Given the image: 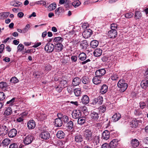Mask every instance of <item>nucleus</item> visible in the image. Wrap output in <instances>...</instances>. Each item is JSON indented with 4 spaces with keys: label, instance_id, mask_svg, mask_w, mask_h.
Returning <instances> with one entry per match:
<instances>
[{
    "label": "nucleus",
    "instance_id": "obj_40",
    "mask_svg": "<svg viewBox=\"0 0 148 148\" xmlns=\"http://www.w3.org/2000/svg\"><path fill=\"white\" fill-rule=\"evenodd\" d=\"M78 57L80 60L84 61L86 59V55L84 53L82 52L79 54Z\"/></svg>",
    "mask_w": 148,
    "mask_h": 148
},
{
    "label": "nucleus",
    "instance_id": "obj_47",
    "mask_svg": "<svg viewBox=\"0 0 148 148\" xmlns=\"http://www.w3.org/2000/svg\"><path fill=\"white\" fill-rule=\"evenodd\" d=\"M10 82L13 84H15L19 82V80L15 77H12L10 80Z\"/></svg>",
    "mask_w": 148,
    "mask_h": 148
},
{
    "label": "nucleus",
    "instance_id": "obj_5",
    "mask_svg": "<svg viewBox=\"0 0 148 148\" xmlns=\"http://www.w3.org/2000/svg\"><path fill=\"white\" fill-rule=\"evenodd\" d=\"M54 44L48 42L45 47V50L48 53H51L54 50Z\"/></svg>",
    "mask_w": 148,
    "mask_h": 148
},
{
    "label": "nucleus",
    "instance_id": "obj_59",
    "mask_svg": "<svg viewBox=\"0 0 148 148\" xmlns=\"http://www.w3.org/2000/svg\"><path fill=\"white\" fill-rule=\"evenodd\" d=\"M133 14L132 13L130 12L125 14V16L126 18H130L132 17Z\"/></svg>",
    "mask_w": 148,
    "mask_h": 148
},
{
    "label": "nucleus",
    "instance_id": "obj_55",
    "mask_svg": "<svg viewBox=\"0 0 148 148\" xmlns=\"http://www.w3.org/2000/svg\"><path fill=\"white\" fill-rule=\"evenodd\" d=\"M52 68V66L49 64H48L45 67V71L46 72H48L50 71Z\"/></svg>",
    "mask_w": 148,
    "mask_h": 148
},
{
    "label": "nucleus",
    "instance_id": "obj_30",
    "mask_svg": "<svg viewBox=\"0 0 148 148\" xmlns=\"http://www.w3.org/2000/svg\"><path fill=\"white\" fill-rule=\"evenodd\" d=\"M81 82V79L78 77L75 78L72 81V84L74 86H76L79 85Z\"/></svg>",
    "mask_w": 148,
    "mask_h": 148
},
{
    "label": "nucleus",
    "instance_id": "obj_62",
    "mask_svg": "<svg viewBox=\"0 0 148 148\" xmlns=\"http://www.w3.org/2000/svg\"><path fill=\"white\" fill-rule=\"evenodd\" d=\"M101 111L103 113L106 110V107L105 105H103L100 107Z\"/></svg>",
    "mask_w": 148,
    "mask_h": 148
},
{
    "label": "nucleus",
    "instance_id": "obj_8",
    "mask_svg": "<svg viewBox=\"0 0 148 148\" xmlns=\"http://www.w3.org/2000/svg\"><path fill=\"white\" fill-rule=\"evenodd\" d=\"M106 71L104 69H100L96 71L95 75L97 76L102 78V77L105 74Z\"/></svg>",
    "mask_w": 148,
    "mask_h": 148
},
{
    "label": "nucleus",
    "instance_id": "obj_16",
    "mask_svg": "<svg viewBox=\"0 0 148 148\" xmlns=\"http://www.w3.org/2000/svg\"><path fill=\"white\" fill-rule=\"evenodd\" d=\"M90 115L92 119L96 121L98 119L99 117V114L95 111L91 112Z\"/></svg>",
    "mask_w": 148,
    "mask_h": 148
},
{
    "label": "nucleus",
    "instance_id": "obj_44",
    "mask_svg": "<svg viewBox=\"0 0 148 148\" xmlns=\"http://www.w3.org/2000/svg\"><path fill=\"white\" fill-rule=\"evenodd\" d=\"M74 92L75 95L77 97H78L80 95L81 92L80 89L76 88L74 90Z\"/></svg>",
    "mask_w": 148,
    "mask_h": 148
},
{
    "label": "nucleus",
    "instance_id": "obj_26",
    "mask_svg": "<svg viewBox=\"0 0 148 148\" xmlns=\"http://www.w3.org/2000/svg\"><path fill=\"white\" fill-rule=\"evenodd\" d=\"M8 86L7 84L5 82H0V88L3 91H7Z\"/></svg>",
    "mask_w": 148,
    "mask_h": 148
},
{
    "label": "nucleus",
    "instance_id": "obj_4",
    "mask_svg": "<svg viewBox=\"0 0 148 148\" xmlns=\"http://www.w3.org/2000/svg\"><path fill=\"white\" fill-rule=\"evenodd\" d=\"M34 139V138L32 135H28L24 139V143L26 145L32 143Z\"/></svg>",
    "mask_w": 148,
    "mask_h": 148
},
{
    "label": "nucleus",
    "instance_id": "obj_46",
    "mask_svg": "<svg viewBox=\"0 0 148 148\" xmlns=\"http://www.w3.org/2000/svg\"><path fill=\"white\" fill-rule=\"evenodd\" d=\"M111 78L112 80H117L119 78V75L116 73L113 74L111 76Z\"/></svg>",
    "mask_w": 148,
    "mask_h": 148
},
{
    "label": "nucleus",
    "instance_id": "obj_6",
    "mask_svg": "<svg viewBox=\"0 0 148 148\" xmlns=\"http://www.w3.org/2000/svg\"><path fill=\"white\" fill-rule=\"evenodd\" d=\"M103 99L102 96H99L92 100V104L93 105H99L103 102Z\"/></svg>",
    "mask_w": 148,
    "mask_h": 148
},
{
    "label": "nucleus",
    "instance_id": "obj_33",
    "mask_svg": "<svg viewBox=\"0 0 148 148\" xmlns=\"http://www.w3.org/2000/svg\"><path fill=\"white\" fill-rule=\"evenodd\" d=\"M56 136L58 138L61 139L64 137L65 135L63 131H59L58 132Z\"/></svg>",
    "mask_w": 148,
    "mask_h": 148
},
{
    "label": "nucleus",
    "instance_id": "obj_15",
    "mask_svg": "<svg viewBox=\"0 0 148 148\" xmlns=\"http://www.w3.org/2000/svg\"><path fill=\"white\" fill-rule=\"evenodd\" d=\"M54 122L55 126L57 127H61L63 123L61 118L58 117L55 119Z\"/></svg>",
    "mask_w": 148,
    "mask_h": 148
},
{
    "label": "nucleus",
    "instance_id": "obj_17",
    "mask_svg": "<svg viewBox=\"0 0 148 148\" xmlns=\"http://www.w3.org/2000/svg\"><path fill=\"white\" fill-rule=\"evenodd\" d=\"M27 125L29 129H33L36 126V123L33 120H29L27 123Z\"/></svg>",
    "mask_w": 148,
    "mask_h": 148
},
{
    "label": "nucleus",
    "instance_id": "obj_20",
    "mask_svg": "<svg viewBox=\"0 0 148 148\" xmlns=\"http://www.w3.org/2000/svg\"><path fill=\"white\" fill-rule=\"evenodd\" d=\"M132 146L134 148L138 147L139 145V141L136 139H132L131 141Z\"/></svg>",
    "mask_w": 148,
    "mask_h": 148
},
{
    "label": "nucleus",
    "instance_id": "obj_57",
    "mask_svg": "<svg viewBox=\"0 0 148 148\" xmlns=\"http://www.w3.org/2000/svg\"><path fill=\"white\" fill-rule=\"evenodd\" d=\"M111 30H116L117 27V25L116 24L113 23L111 24Z\"/></svg>",
    "mask_w": 148,
    "mask_h": 148
},
{
    "label": "nucleus",
    "instance_id": "obj_64",
    "mask_svg": "<svg viewBox=\"0 0 148 148\" xmlns=\"http://www.w3.org/2000/svg\"><path fill=\"white\" fill-rule=\"evenodd\" d=\"M140 106L142 109H143L145 107L146 104L145 103L143 102H140L139 103Z\"/></svg>",
    "mask_w": 148,
    "mask_h": 148
},
{
    "label": "nucleus",
    "instance_id": "obj_63",
    "mask_svg": "<svg viewBox=\"0 0 148 148\" xmlns=\"http://www.w3.org/2000/svg\"><path fill=\"white\" fill-rule=\"evenodd\" d=\"M5 45L3 44H1L0 45V53H1L4 49Z\"/></svg>",
    "mask_w": 148,
    "mask_h": 148
},
{
    "label": "nucleus",
    "instance_id": "obj_3",
    "mask_svg": "<svg viewBox=\"0 0 148 148\" xmlns=\"http://www.w3.org/2000/svg\"><path fill=\"white\" fill-rule=\"evenodd\" d=\"M39 137L42 139L48 140L50 138V134L48 132L44 130L40 134Z\"/></svg>",
    "mask_w": 148,
    "mask_h": 148
},
{
    "label": "nucleus",
    "instance_id": "obj_1",
    "mask_svg": "<svg viewBox=\"0 0 148 148\" xmlns=\"http://www.w3.org/2000/svg\"><path fill=\"white\" fill-rule=\"evenodd\" d=\"M117 84L118 87L120 88L119 90L122 92H124L128 87L127 84L123 79H120L118 82Z\"/></svg>",
    "mask_w": 148,
    "mask_h": 148
},
{
    "label": "nucleus",
    "instance_id": "obj_43",
    "mask_svg": "<svg viewBox=\"0 0 148 148\" xmlns=\"http://www.w3.org/2000/svg\"><path fill=\"white\" fill-rule=\"evenodd\" d=\"M56 8V4L54 3L51 4L48 7V9L49 11H52L55 9Z\"/></svg>",
    "mask_w": 148,
    "mask_h": 148
},
{
    "label": "nucleus",
    "instance_id": "obj_39",
    "mask_svg": "<svg viewBox=\"0 0 148 148\" xmlns=\"http://www.w3.org/2000/svg\"><path fill=\"white\" fill-rule=\"evenodd\" d=\"M99 44L98 42L95 40H92L90 43V46L93 48H95L97 47Z\"/></svg>",
    "mask_w": 148,
    "mask_h": 148
},
{
    "label": "nucleus",
    "instance_id": "obj_53",
    "mask_svg": "<svg viewBox=\"0 0 148 148\" xmlns=\"http://www.w3.org/2000/svg\"><path fill=\"white\" fill-rule=\"evenodd\" d=\"M135 17L136 19L140 18L141 17V13L138 11H136L135 13Z\"/></svg>",
    "mask_w": 148,
    "mask_h": 148
},
{
    "label": "nucleus",
    "instance_id": "obj_23",
    "mask_svg": "<svg viewBox=\"0 0 148 148\" xmlns=\"http://www.w3.org/2000/svg\"><path fill=\"white\" fill-rule=\"evenodd\" d=\"M102 78L98 77L95 75L94 77L92 79V82L93 83L96 85H97L99 84H100Z\"/></svg>",
    "mask_w": 148,
    "mask_h": 148
},
{
    "label": "nucleus",
    "instance_id": "obj_29",
    "mask_svg": "<svg viewBox=\"0 0 148 148\" xmlns=\"http://www.w3.org/2000/svg\"><path fill=\"white\" fill-rule=\"evenodd\" d=\"M89 101V99L88 97L86 95H84L82 99V102L83 104H88Z\"/></svg>",
    "mask_w": 148,
    "mask_h": 148
},
{
    "label": "nucleus",
    "instance_id": "obj_24",
    "mask_svg": "<svg viewBox=\"0 0 148 148\" xmlns=\"http://www.w3.org/2000/svg\"><path fill=\"white\" fill-rule=\"evenodd\" d=\"M140 120H137L136 119L132 120L131 122L130 125L132 127H136L138 126L139 123H140Z\"/></svg>",
    "mask_w": 148,
    "mask_h": 148
},
{
    "label": "nucleus",
    "instance_id": "obj_50",
    "mask_svg": "<svg viewBox=\"0 0 148 148\" xmlns=\"http://www.w3.org/2000/svg\"><path fill=\"white\" fill-rule=\"evenodd\" d=\"M16 99L15 97L11 99L10 100L8 101L6 103L7 104H9L10 106H12L13 105V103L15 101V100Z\"/></svg>",
    "mask_w": 148,
    "mask_h": 148
},
{
    "label": "nucleus",
    "instance_id": "obj_41",
    "mask_svg": "<svg viewBox=\"0 0 148 148\" xmlns=\"http://www.w3.org/2000/svg\"><path fill=\"white\" fill-rule=\"evenodd\" d=\"M85 118L84 117H80L78 119V123L80 125H82L85 122Z\"/></svg>",
    "mask_w": 148,
    "mask_h": 148
},
{
    "label": "nucleus",
    "instance_id": "obj_12",
    "mask_svg": "<svg viewBox=\"0 0 148 148\" xmlns=\"http://www.w3.org/2000/svg\"><path fill=\"white\" fill-rule=\"evenodd\" d=\"M92 34V31L90 29L85 30L82 33V35L85 38L90 37Z\"/></svg>",
    "mask_w": 148,
    "mask_h": 148
},
{
    "label": "nucleus",
    "instance_id": "obj_21",
    "mask_svg": "<svg viewBox=\"0 0 148 148\" xmlns=\"http://www.w3.org/2000/svg\"><path fill=\"white\" fill-rule=\"evenodd\" d=\"M118 141L116 139H113L111 141L109 144L110 148H115L118 144Z\"/></svg>",
    "mask_w": 148,
    "mask_h": 148
},
{
    "label": "nucleus",
    "instance_id": "obj_51",
    "mask_svg": "<svg viewBox=\"0 0 148 148\" xmlns=\"http://www.w3.org/2000/svg\"><path fill=\"white\" fill-rule=\"evenodd\" d=\"M46 4V2L44 1H36L34 3V5H45Z\"/></svg>",
    "mask_w": 148,
    "mask_h": 148
},
{
    "label": "nucleus",
    "instance_id": "obj_9",
    "mask_svg": "<svg viewBox=\"0 0 148 148\" xmlns=\"http://www.w3.org/2000/svg\"><path fill=\"white\" fill-rule=\"evenodd\" d=\"M72 117L74 119H78L81 116V113L79 110H74L72 114Z\"/></svg>",
    "mask_w": 148,
    "mask_h": 148
},
{
    "label": "nucleus",
    "instance_id": "obj_19",
    "mask_svg": "<svg viewBox=\"0 0 148 148\" xmlns=\"http://www.w3.org/2000/svg\"><path fill=\"white\" fill-rule=\"evenodd\" d=\"M64 38L61 37H56L53 39V42L54 44H62V42L64 40Z\"/></svg>",
    "mask_w": 148,
    "mask_h": 148
},
{
    "label": "nucleus",
    "instance_id": "obj_13",
    "mask_svg": "<svg viewBox=\"0 0 148 148\" xmlns=\"http://www.w3.org/2000/svg\"><path fill=\"white\" fill-rule=\"evenodd\" d=\"M110 135V132L107 130H105L102 133L101 138L102 139L107 140L109 138Z\"/></svg>",
    "mask_w": 148,
    "mask_h": 148
},
{
    "label": "nucleus",
    "instance_id": "obj_31",
    "mask_svg": "<svg viewBox=\"0 0 148 148\" xmlns=\"http://www.w3.org/2000/svg\"><path fill=\"white\" fill-rule=\"evenodd\" d=\"M108 89L107 86L106 84H103L101 87L100 92L101 94H103L107 91Z\"/></svg>",
    "mask_w": 148,
    "mask_h": 148
},
{
    "label": "nucleus",
    "instance_id": "obj_60",
    "mask_svg": "<svg viewBox=\"0 0 148 148\" xmlns=\"http://www.w3.org/2000/svg\"><path fill=\"white\" fill-rule=\"evenodd\" d=\"M55 88L56 89V90L59 92H60L63 89L61 86H59V85L58 86H55Z\"/></svg>",
    "mask_w": 148,
    "mask_h": 148
},
{
    "label": "nucleus",
    "instance_id": "obj_25",
    "mask_svg": "<svg viewBox=\"0 0 148 148\" xmlns=\"http://www.w3.org/2000/svg\"><path fill=\"white\" fill-rule=\"evenodd\" d=\"M121 118V115L119 113L114 114L112 117V119L114 122L118 121Z\"/></svg>",
    "mask_w": 148,
    "mask_h": 148
},
{
    "label": "nucleus",
    "instance_id": "obj_52",
    "mask_svg": "<svg viewBox=\"0 0 148 148\" xmlns=\"http://www.w3.org/2000/svg\"><path fill=\"white\" fill-rule=\"evenodd\" d=\"M30 27L29 24H27L25 27L23 29V33H24L27 32Z\"/></svg>",
    "mask_w": 148,
    "mask_h": 148
},
{
    "label": "nucleus",
    "instance_id": "obj_32",
    "mask_svg": "<svg viewBox=\"0 0 148 148\" xmlns=\"http://www.w3.org/2000/svg\"><path fill=\"white\" fill-rule=\"evenodd\" d=\"M102 52V50L100 49H97L94 52V54L95 56L99 57L101 55Z\"/></svg>",
    "mask_w": 148,
    "mask_h": 148
},
{
    "label": "nucleus",
    "instance_id": "obj_37",
    "mask_svg": "<svg viewBox=\"0 0 148 148\" xmlns=\"http://www.w3.org/2000/svg\"><path fill=\"white\" fill-rule=\"evenodd\" d=\"M88 43L87 40H86L81 41L80 42V46L83 49H86L88 46Z\"/></svg>",
    "mask_w": 148,
    "mask_h": 148
},
{
    "label": "nucleus",
    "instance_id": "obj_61",
    "mask_svg": "<svg viewBox=\"0 0 148 148\" xmlns=\"http://www.w3.org/2000/svg\"><path fill=\"white\" fill-rule=\"evenodd\" d=\"M99 136H96L95 140L94 141V143L96 145H98V143H99Z\"/></svg>",
    "mask_w": 148,
    "mask_h": 148
},
{
    "label": "nucleus",
    "instance_id": "obj_45",
    "mask_svg": "<svg viewBox=\"0 0 148 148\" xmlns=\"http://www.w3.org/2000/svg\"><path fill=\"white\" fill-rule=\"evenodd\" d=\"M82 83L85 84H87L89 82L88 79L86 76L83 77L82 79Z\"/></svg>",
    "mask_w": 148,
    "mask_h": 148
},
{
    "label": "nucleus",
    "instance_id": "obj_35",
    "mask_svg": "<svg viewBox=\"0 0 148 148\" xmlns=\"http://www.w3.org/2000/svg\"><path fill=\"white\" fill-rule=\"evenodd\" d=\"M59 85L63 88L67 86V82L66 80H62L60 82Z\"/></svg>",
    "mask_w": 148,
    "mask_h": 148
},
{
    "label": "nucleus",
    "instance_id": "obj_54",
    "mask_svg": "<svg viewBox=\"0 0 148 148\" xmlns=\"http://www.w3.org/2000/svg\"><path fill=\"white\" fill-rule=\"evenodd\" d=\"M18 144L16 143H13L11 144L9 148H21L18 147Z\"/></svg>",
    "mask_w": 148,
    "mask_h": 148
},
{
    "label": "nucleus",
    "instance_id": "obj_36",
    "mask_svg": "<svg viewBox=\"0 0 148 148\" xmlns=\"http://www.w3.org/2000/svg\"><path fill=\"white\" fill-rule=\"evenodd\" d=\"M12 111L10 107H8L5 110L4 115L5 116H8L12 114Z\"/></svg>",
    "mask_w": 148,
    "mask_h": 148
},
{
    "label": "nucleus",
    "instance_id": "obj_11",
    "mask_svg": "<svg viewBox=\"0 0 148 148\" xmlns=\"http://www.w3.org/2000/svg\"><path fill=\"white\" fill-rule=\"evenodd\" d=\"M54 47H55L54 50L56 52H59L61 51L63 49L64 46L61 44H54Z\"/></svg>",
    "mask_w": 148,
    "mask_h": 148
},
{
    "label": "nucleus",
    "instance_id": "obj_49",
    "mask_svg": "<svg viewBox=\"0 0 148 148\" xmlns=\"http://www.w3.org/2000/svg\"><path fill=\"white\" fill-rule=\"evenodd\" d=\"M10 140L8 138H5L3 140L2 143L4 145H8L10 143Z\"/></svg>",
    "mask_w": 148,
    "mask_h": 148
},
{
    "label": "nucleus",
    "instance_id": "obj_27",
    "mask_svg": "<svg viewBox=\"0 0 148 148\" xmlns=\"http://www.w3.org/2000/svg\"><path fill=\"white\" fill-rule=\"evenodd\" d=\"M141 87L145 89L148 88V80H143L140 83Z\"/></svg>",
    "mask_w": 148,
    "mask_h": 148
},
{
    "label": "nucleus",
    "instance_id": "obj_58",
    "mask_svg": "<svg viewBox=\"0 0 148 148\" xmlns=\"http://www.w3.org/2000/svg\"><path fill=\"white\" fill-rule=\"evenodd\" d=\"M5 97V94L3 92H0V101L3 100Z\"/></svg>",
    "mask_w": 148,
    "mask_h": 148
},
{
    "label": "nucleus",
    "instance_id": "obj_42",
    "mask_svg": "<svg viewBox=\"0 0 148 148\" xmlns=\"http://www.w3.org/2000/svg\"><path fill=\"white\" fill-rule=\"evenodd\" d=\"M134 113L136 116H140L142 115L141 110L139 108H135L134 111Z\"/></svg>",
    "mask_w": 148,
    "mask_h": 148
},
{
    "label": "nucleus",
    "instance_id": "obj_28",
    "mask_svg": "<svg viewBox=\"0 0 148 148\" xmlns=\"http://www.w3.org/2000/svg\"><path fill=\"white\" fill-rule=\"evenodd\" d=\"M64 12V10L62 7H59L56 9L55 11V14L57 16H59L61 14Z\"/></svg>",
    "mask_w": 148,
    "mask_h": 148
},
{
    "label": "nucleus",
    "instance_id": "obj_18",
    "mask_svg": "<svg viewBox=\"0 0 148 148\" xmlns=\"http://www.w3.org/2000/svg\"><path fill=\"white\" fill-rule=\"evenodd\" d=\"M17 134V131L14 128H13L9 132L8 136L10 138H13L16 136Z\"/></svg>",
    "mask_w": 148,
    "mask_h": 148
},
{
    "label": "nucleus",
    "instance_id": "obj_38",
    "mask_svg": "<svg viewBox=\"0 0 148 148\" xmlns=\"http://www.w3.org/2000/svg\"><path fill=\"white\" fill-rule=\"evenodd\" d=\"M10 5H11L17 7H21L22 5V3L18 1H17V2H15V1L11 2L10 3Z\"/></svg>",
    "mask_w": 148,
    "mask_h": 148
},
{
    "label": "nucleus",
    "instance_id": "obj_7",
    "mask_svg": "<svg viewBox=\"0 0 148 148\" xmlns=\"http://www.w3.org/2000/svg\"><path fill=\"white\" fill-rule=\"evenodd\" d=\"M8 127L4 125H0V134L5 135L8 133Z\"/></svg>",
    "mask_w": 148,
    "mask_h": 148
},
{
    "label": "nucleus",
    "instance_id": "obj_48",
    "mask_svg": "<svg viewBox=\"0 0 148 148\" xmlns=\"http://www.w3.org/2000/svg\"><path fill=\"white\" fill-rule=\"evenodd\" d=\"M66 125L69 129H72L73 127V121H70L67 123Z\"/></svg>",
    "mask_w": 148,
    "mask_h": 148
},
{
    "label": "nucleus",
    "instance_id": "obj_34",
    "mask_svg": "<svg viewBox=\"0 0 148 148\" xmlns=\"http://www.w3.org/2000/svg\"><path fill=\"white\" fill-rule=\"evenodd\" d=\"M9 12H4L0 13V19H4L7 18L9 15Z\"/></svg>",
    "mask_w": 148,
    "mask_h": 148
},
{
    "label": "nucleus",
    "instance_id": "obj_56",
    "mask_svg": "<svg viewBox=\"0 0 148 148\" xmlns=\"http://www.w3.org/2000/svg\"><path fill=\"white\" fill-rule=\"evenodd\" d=\"M24 48V47L23 45L20 44L17 47L18 51L19 52L21 51Z\"/></svg>",
    "mask_w": 148,
    "mask_h": 148
},
{
    "label": "nucleus",
    "instance_id": "obj_22",
    "mask_svg": "<svg viewBox=\"0 0 148 148\" xmlns=\"http://www.w3.org/2000/svg\"><path fill=\"white\" fill-rule=\"evenodd\" d=\"M83 140L82 136L80 134H77L75 136V141L76 143H81Z\"/></svg>",
    "mask_w": 148,
    "mask_h": 148
},
{
    "label": "nucleus",
    "instance_id": "obj_14",
    "mask_svg": "<svg viewBox=\"0 0 148 148\" xmlns=\"http://www.w3.org/2000/svg\"><path fill=\"white\" fill-rule=\"evenodd\" d=\"M108 36L111 38H114L117 35V32L116 30H111L108 33Z\"/></svg>",
    "mask_w": 148,
    "mask_h": 148
},
{
    "label": "nucleus",
    "instance_id": "obj_2",
    "mask_svg": "<svg viewBox=\"0 0 148 148\" xmlns=\"http://www.w3.org/2000/svg\"><path fill=\"white\" fill-rule=\"evenodd\" d=\"M83 136L84 139L89 142L92 139V133L89 130H86L84 131Z\"/></svg>",
    "mask_w": 148,
    "mask_h": 148
},
{
    "label": "nucleus",
    "instance_id": "obj_10",
    "mask_svg": "<svg viewBox=\"0 0 148 148\" xmlns=\"http://www.w3.org/2000/svg\"><path fill=\"white\" fill-rule=\"evenodd\" d=\"M58 117L61 118L64 123H67L69 121V118L68 116L66 115H63V114L59 113L57 114Z\"/></svg>",
    "mask_w": 148,
    "mask_h": 148
}]
</instances>
